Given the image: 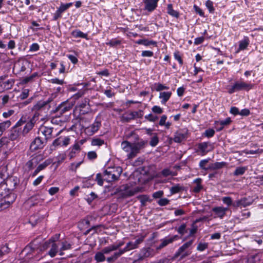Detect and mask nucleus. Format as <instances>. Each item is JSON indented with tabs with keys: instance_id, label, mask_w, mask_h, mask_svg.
Listing matches in <instances>:
<instances>
[{
	"instance_id": "10",
	"label": "nucleus",
	"mask_w": 263,
	"mask_h": 263,
	"mask_svg": "<svg viewBox=\"0 0 263 263\" xmlns=\"http://www.w3.org/2000/svg\"><path fill=\"white\" fill-rule=\"evenodd\" d=\"M22 122H23L20 120L11 130L9 138L11 140H15L19 138L21 130L18 127L22 125Z\"/></svg>"
},
{
	"instance_id": "39",
	"label": "nucleus",
	"mask_w": 263,
	"mask_h": 263,
	"mask_svg": "<svg viewBox=\"0 0 263 263\" xmlns=\"http://www.w3.org/2000/svg\"><path fill=\"white\" fill-rule=\"evenodd\" d=\"M94 258L98 262H99L104 261L105 259V257L103 253L101 251L97 252L95 254Z\"/></svg>"
},
{
	"instance_id": "13",
	"label": "nucleus",
	"mask_w": 263,
	"mask_h": 263,
	"mask_svg": "<svg viewBox=\"0 0 263 263\" xmlns=\"http://www.w3.org/2000/svg\"><path fill=\"white\" fill-rule=\"evenodd\" d=\"M251 204L252 202L248 201V199L246 197H243L234 202L233 206L235 208H246L250 205Z\"/></svg>"
},
{
	"instance_id": "34",
	"label": "nucleus",
	"mask_w": 263,
	"mask_h": 263,
	"mask_svg": "<svg viewBox=\"0 0 263 263\" xmlns=\"http://www.w3.org/2000/svg\"><path fill=\"white\" fill-rule=\"evenodd\" d=\"M10 251L8 247V245L6 243L4 245L0 246V258L2 257L4 255L9 253Z\"/></svg>"
},
{
	"instance_id": "1",
	"label": "nucleus",
	"mask_w": 263,
	"mask_h": 263,
	"mask_svg": "<svg viewBox=\"0 0 263 263\" xmlns=\"http://www.w3.org/2000/svg\"><path fill=\"white\" fill-rule=\"evenodd\" d=\"M52 101L51 98L47 100L38 101L32 107V110L36 111L33 117L26 124L22 132V134L25 136L33 127L35 123V118L39 116L40 113L44 111L46 114L51 107L50 103Z\"/></svg>"
},
{
	"instance_id": "12",
	"label": "nucleus",
	"mask_w": 263,
	"mask_h": 263,
	"mask_svg": "<svg viewBox=\"0 0 263 263\" xmlns=\"http://www.w3.org/2000/svg\"><path fill=\"white\" fill-rule=\"evenodd\" d=\"M86 141V140L81 139L79 141H76L74 144L70 147L71 151L70 153V157H73V155L77 152L81 151V146Z\"/></svg>"
},
{
	"instance_id": "27",
	"label": "nucleus",
	"mask_w": 263,
	"mask_h": 263,
	"mask_svg": "<svg viewBox=\"0 0 263 263\" xmlns=\"http://www.w3.org/2000/svg\"><path fill=\"white\" fill-rule=\"evenodd\" d=\"M14 84V80L12 79H9L5 82L0 83L1 86H2L4 89L6 90L11 89Z\"/></svg>"
},
{
	"instance_id": "8",
	"label": "nucleus",
	"mask_w": 263,
	"mask_h": 263,
	"mask_svg": "<svg viewBox=\"0 0 263 263\" xmlns=\"http://www.w3.org/2000/svg\"><path fill=\"white\" fill-rule=\"evenodd\" d=\"M143 116V111L139 110L137 111H132L128 114H125L122 116V120L125 122H129L130 120H134L136 118H141Z\"/></svg>"
},
{
	"instance_id": "61",
	"label": "nucleus",
	"mask_w": 263,
	"mask_h": 263,
	"mask_svg": "<svg viewBox=\"0 0 263 263\" xmlns=\"http://www.w3.org/2000/svg\"><path fill=\"white\" fill-rule=\"evenodd\" d=\"M170 200L167 198H161L158 201V204L160 206H165L169 203Z\"/></svg>"
},
{
	"instance_id": "40",
	"label": "nucleus",
	"mask_w": 263,
	"mask_h": 263,
	"mask_svg": "<svg viewBox=\"0 0 263 263\" xmlns=\"http://www.w3.org/2000/svg\"><path fill=\"white\" fill-rule=\"evenodd\" d=\"M161 174L163 177H167L168 176H174L176 174L171 171L169 168H164L161 172Z\"/></svg>"
},
{
	"instance_id": "18",
	"label": "nucleus",
	"mask_w": 263,
	"mask_h": 263,
	"mask_svg": "<svg viewBox=\"0 0 263 263\" xmlns=\"http://www.w3.org/2000/svg\"><path fill=\"white\" fill-rule=\"evenodd\" d=\"M228 210V208L223 206H217L212 209V211L216 215V216L222 219L226 215V212Z\"/></svg>"
},
{
	"instance_id": "2",
	"label": "nucleus",
	"mask_w": 263,
	"mask_h": 263,
	"mask_svg": "<svg viewBox=\"0 0 263 263\" xmlns=\"http://www.w3.org/2000/svg\"><path fill=\"white\" fill-rule=\"evenodd\" d=\"M122 173V168L121 167H108L104 172V179L108 182L117 180Z\"/></svg>"
},
{
	"instance_id": "41",
	"label": "nucleus",
	"mask_w": 263,
	"mask_h": 263,
	"mask_svg": "<svg viewBox=\"0 0 263 263\" xmlns=\"http://www.w3.org/2000/svg\"><path fill=\"white\" fill-rule=\"evenodd\" d=\"M137 198L140 200L142 206H144L146 203L149 201V197L145 195L138 196Z\"/></svg>"
},
{
	"instance_id": "55",
	"label": "nucleus",
	"mask_w": 263,
	"mask_h": 263,
	"mask_svg": "<svg viewBox=\"0 0 263 263\" xmlns=\"http://www.w3.org/2000/svg\"><path fill=\"white\" fill-rule=\"evenodd\" d=\"M174 58L175 60L178 61L180 66H182L183 64V60L182 59V57L180 54L179 51H176L174 53Z\"/></svg>"
},
{
	"instance_id": "17",
	"label": "nucleus",
	"mask_w": 263,
	"mask_h": 263,
	"mask_svg": "<svg viewBox=\"0 0 263 263\" xmlns=\"http://www.w3.org/2000/svg\"><path fill=\"white\" fill-rule=\"evenodd\" d=\"M179 238L178 235H174L170 237H166L165 238L162 240L161 243L157 247L158 249H161L170 243H172L175 240H178Z\"/></svg>"
},
{
	"instance_id": "5",
	"label": "nucleus",
	"mask_w": 263,
	"mask_h": 263,
	"mask_svg": "<svg viewBox=\"0 0 263 263\" xmlns=\"http://www.w3.org/2000/svg\"><path fill=\"white\" fill-rule=\"evenodd\" d=\"M15 199V195L11 193L0 200V211L9 208Z\"/></svg>"
},
{
	"instance_id": "32",
	"label": "nucleus",
	"mask_w": 263,
	"mask_h": 263,
	"mask_svg": "<svg viewBox=\"0 0 263 263\" xmlns=\"http://www.w3.org/2000/svg\"><path fill=\"white\" fill-rule=\"evenodd\" d=\"M140 150L134 144L131 147V151L128 153L127 157L129 159H132L136 156L139 153Z\"/></svg>"
},
{
	"instance_id": "16",
	"label": "nucleus",
	"mask_w": 263,
	"mask_h": 263,
	"mask_svg": "<svg viewBox=\"0 0 263 263\" xmlns=\"http://www.w3.org/2000/svg\"><path fill=\"white\" fill-rule=\"evenodd\" d=\"M72 107V105L66 102H63L59 105L55 109L54 112L62 115L64 113L69 111Z\"/></svg>"
},
{
	"instance_id": "44",
	"label": "nucleus",
	"mask_w": 263,
	"mask_h": 263,
	"mask_svg": "<svg viewBox=\"0 0 263 263\" xmlns=\"http://www.w3.org/2000/svg\"><path fill=\"white\" fill-rule=\"evenodd\" d=\"M231 122V120L230 118H227L224 120H221L219 121H215V124L216 125H218L219 124L220 125L223 126L224 127V126L228 125L230 124Z\"/></svg>"
},
{
	"instance_id": "20",
	"label": "nucleus",
	"mask_w": 263,
	"mask_h": 263,
	"mask_svg": "<svg viewBox=\"0 0 263 263\" xmlns=\"http://www.w3.org/2000/svg\"><path fill=\"white\" fill-rule=\"evenodd\" d=\"M172 96L171 91L160 92L159 98L161 99V103L162 104H165L167 101L170 99Z\"/></svg>"
},
{
	"instance_id": "45",
	"label": "nucleus",
	"mask_w": 263,
	"mask_h": 263,
	"mask_svg": "<svg viewBox=\"0 0 263 263\" xmlns=\"http://www.w3.org/2000/svg\"><path fill=\"white\" fill-rule=\"evenodd\" d=\"M104 143V141L99 138H94L91 141V145L93 146H101Z\"/></svg>"
},
{
	"instance_id": "53",
	"label": "nucleus",
	"mask_w": 263,
	"mask_h": 263,
	"mask_svg": "<svg viewBox=\"0 0 263 263\" xmlns=\"http://www.w3.org/2000/svg\"><path fill=\"white\" fill-rule=\"evenodd\" d=\"M82 163L83 161H80L77 163H72L70 166L69 170L72 172H76L77 168L79 167Z\"/></svg>"
},
{
	"instance_id": "21",
	"label": "nucleus",
	"mask_w": 263,
	"mask_h": 263,
	"mask_svg": "<svg viewBox=\"0 0 263 263\" xmlns=\"http://www.w3.org/2000/svg\"><path fill=\"white\" fill-rule=\"evenodd\" d=\"M43 202V199L40 195H35L31 197L28 200L31 205L34 206L38 204H41Z\"/></svg>"
},
{
	"instance_id": "25",
	"label": "nucleus",
	"mask_w": 263,
	"mask_h": 263,
	"mask_svg": "<svg viewBox=\"0 0 263 263\" xmlns=\"http://www.w3.org/2000/svg\"><path fill=\"white\" fill-rule=\"evenodd\" d=\"M202 179L201 178H196L194 180V182L196 184V185L194 187L193 191L195 193H198L203 189L202 185L201 184Z\"/></svg>"
},
{
	"instance_id": "64",
	"label": "nucleus",
	"mask_w": 263,
	"mask_h": 263,
	"mask_svg": "<svg viewBox=\"0 0 263 263\" xmlns=\"http://www.w3.org/2000/svg\"><path fill=\"white\" fill-rule=\"evenodd\" d=\"M98 196L94 193L91 192L87 198V201L89 203H90L95 199L97 198Z\"/></svg>"
},
{
	"instance_id": "30",
	"label": "nucleus",
	"mask_w": 263,
	"mask_h": 263,
	"mask_svg": "<svg viewBox=\"0 0 263 263\" xmlns=\"http://www.w3.org/2000/svg\"><path fill=\"white\" fill-rule=\"evenodd\" d=\"M60 235H56L55 238H52L49 239L48 241H46L43 245V249L44 250H47V249L51 247V244L53 242V241H55L59 238Z\"/></svg>"
},
{
	"instance_id": "35",
	"label": "nucleus",
	"mask_w": 263,
	"mask_h": 263,
	"mask_svg": "<svg viewBox=\"0 0 263 263\" xmlns=\"http://www.w3.org/2000/svg\"><path fill=\"white\" fill-rule=\"evenodd\" d=\"M152 89L157 91H161L163 90L168 89L169 87L162 84L157 83L154 84L153 88Z\"/></svg>"
},
{
	"instance_id": "22",
	"label": "nucleus",
	"mask_w": 263,
	"mask_h": 263,
	"mask_svg": "<svg viewBox=\"0 0 263 263\" xmlns=\"http://www.w3.org/2000/svg\"><path fill=\"white\" fill-rule=\"evenodd\" d=\"M71 244L66 241H63L61 243V248L59 249V254L63 255L64 254L63 251L70 250L71 249Z\"/></svg>"
},
{
	"instance_id": "36",
	"label": "nucleus",
	"mask_w": 263,
	"mask_h": 263,
	"mask_svg": "<svg viewBox=\"0 0 263 263\" xmlns=\"http://www.w3.org/2000/svg\"><path fill=\"white\" fill-rule=\"evenodd\" d=\"M227 165V164L225 162H216L215 163L212 164L210 167V168L212 170L220 169L226 166Z\"/></svg>"
},
{
	"instance_id": "47",
	"label": "nucleus",
	"mask_w": 263,
	"mask_h": 263,
	"mask_svg": "<svg viewBox=\"0 0 263 263\" xmlns=\"http://www.w3.org/2000/svg\"><path fill=\"white\" fill-rule=\"evenodd\" d=\"M208 243L199 242L197 247V250L199 251H203L208 248Z\"/></svg>"
},
{
	"instance_id": "62",
	"label": "nucleus",
	"mask_w": 263,
	"mask_h": 263,
	"mask_svg": "<svg viewBox=\"0 0 263 263\" xmlns=\"http://www.w3.org/2000/svg\"><path fill=\"white\" fill-rule=\"evenodd\" d=\"M152 110L153 112L158 114H161L163 112L162 108L157 105L154 106L152 108Z\"/></svg>"
},
{
	"instance_id": "15",
	"label": "nucleus",
	"mask_w": 263,
	"mask_h": 263,
	"mask_svg": "<svg viewBox=\"0 0 263 263\" xmlns=\"http://www.w3.org/2000/svg\"><path fill=\"white\" fill-rule=\"evenodd\" d=\"M53 128L46 126H43L40 128L39 130V134L44 136V140H46V141L52 137Z\"/></svg>"
},
{
	"instance_id": "59",
	"label": "nucleus",
	"mask_w": 263,
	"mask_h": 263,
	"mask_svg": "<svg viewBox=\"0 0 263 263\" xmlns=\"http://www.w3.org/2000/svg\"><path fill=\"white\" fill-rule=\"evenodd\" d=\"M29 89H25L23 90L22 93L19 96V98L21 100H24L28 97L29 95Z\"/></svg>"
},
{
	"instance_id": "4",
	"label": "nucleus",
	"mask_w": 263,
	"mask_h": 263,
	"mask_svg": "<svg viewBox=\"0 0 263 263\" xmlns=\"http://www.w3.org/2000/svg\"><path fill=\"white\" fill-rule=\"evenodd\" d=\"M193 243V240H191L184 243L181 246L175 253V257L180 256L181 258L189 255L191 253V251L189 249Z\"/></svg>"
},
{
	"instance_id": "52",
	"label": "nucleus",
	"mask_w": 263,
	"mask_h": 263,
	"mask_svg": "<svg viewBox=\"0 0 263 263\" xmlns=\"http://www.w3.org/2000/svg\"><path fill=\"white\" fill-rule=\"evenodd\" d=\"M51 163V161L50 159L46 160L45 161H44L43 163L40 164L38 166L37 168L40 171H42L47 166H48L49 164H50Z\"/></svg>"
},
{
	"instance_id": "46",
	"label": "nucleus",
	"mask_w": 263,
	"mask_h": 263,
	"mask_svg": "<svg viewBox=\"0 0 263 263\" xmlns=\"http://www.w3.org/2000/svg\"><path fill=\"white\" fill-rule=\"evenodd\" d=\"M37 76L36 73H33L31 76L25 77L21 80L22 84H27L28 82L31 81L34 78Z\"/></svg>"
},
{
	"instance_id": "48",
	"label": "nucleus",
	"mask_w": 263,
	"mask_h": 263,
	"mask_svg": "<svg viewBox=\"0 0 263 263\" xmlns=\"http://www.w3.org/2000/svg\"><path fill=\"white\" fill-rule=\"evenodd\" d=\"M137 248L136 247V246L134 245V242H132V241H130V242H128L125 247L124 248H123V250L125 252H127L129 250H133V249H136Z\"/></svg>"
},
{
	"instance_id": "26",
	"label": "nucleus",
	"mask_w": 263,
	"mask_h": 263,
	"mask_svg": "<svg viewBox=\"0 0 263 263\" xmlns=\"http://www.w3.org/2000/svg\"><path fill=\"white\" fill-rule=\"evenodd\" d=\"M50 250L48 252V254L51 257H54L57 253L59 252V247L57 243H55V241L51 244Z\"/></svg>"
},
{
	"instance_id": "58",
	"label": "nucleus",
	"mask_w": 263,
	"mask_h": 263,
	"mask_svg": "<svg viewBox=\"0 0 263 263\" xmlns=\"http://www.w3.org/2000/svg\"><path fill=\"white\" fill-rule=\"evenodd\" d=\"M113 251H115V248L114 247V246H112V245H111L110 246H109L108 247L104 248L102 250V252L104 254H108L110 252Z\"/></svg>"
},
{
	"instance_id": "50",
	"label": "nucleus",
	"mask_w": 263,
	"mask_h": 263,
	"mask_svg": "<svg viewBox=\"0 0 263 263\" xmlns=\"http://www.w3.org/2000/svg\"><path fill=\"white\" fill-rule=\"evenodd\" d=\"M121 44V41L118 40L113 39L110 40L108 42H107L106 44L110 47H115Z\"/></svg>"
},
{
	"instance_id": "7",
	"label": "nucleus",
	"mask_w": 263,
	"mask_h": 263,
	"mask_svg": "<svg viewBox=\"0 0 263 263\" xmlns=\"http://www.w3.org/2000/svg\"><path fill=\"white\" fill-rule=\"evenodd\" d=\"M198 148L201 155L203 156L214 148L213 144L210 142H204L198 144Z\"/></svg>"
},
{
	"instance_id": "23",
	"label": "nucleus",
	"mask_w": 263,
	"mask_h": 263,
	"mask_svg": "<svg viewBox=\"0 0 263 263\" xmlns=\"http://www.w3.org/2000/svg\"><path fill=\"white\" fill-rule=\"evenodd\" d=\"M136 43L139 45H143L145 46L150 45H157V42L153 40H148L147 39H140L136 41Z\"/></svg>"
},
{
	"instance_id": "63",
	"label": "nucleus",
	"mask_w": 263,
	"mask_h": 263,
	"mask_svg": "<svg viewBox=\"0 0 263 263\" xmlns=\"http://www.w3.org/2000/svg\"><path fill=\"white\" fill-rule=\"evenodd\" d=\"M204 136L206 137L210 138L212 137L215 134V131L213 129H206L204 132Z\"/></svg>"
},
{
	"instance_id": "33",
	"label": "nucleus",
	"mask_w": 263,
	"mask_h": 263,
	"mask_svg": "<svg viewBox=\"0 0 263 263\" xmlns=\"http://www.w3.org/2000/svg\"><path fill=\"white\" fill-rule=\"evenodd\" d=\"M167 12L170 15L176 18H178L179 16V13L173 9V6L172 4H168L167 5Z\"/></svg>"
},
{
	"instance_id": "11",
	"label": "nucleus",
	"mask_w": 263,
	"mask_h": 263,
	"mask_svg": "<svg viewBox=\"0 0 263 263\" xmlns=\"http://www.w3.org/2000/svg\"><path fill=\"white\" fill-rule=\"evenodd\" d=\"M123 192L122 193V196L124 197H128L132 196L135 194L140 192L141 191V189L139 187H137L134 189H131L126 184L123 186Z\"/></svg>"
},
{
	"instance_id": "3",
	"label": "nucleus",
	"mask_w": 263,
	"mask_h": 263,
	"mask_svg": "<svg viewBox=\"0 0 263 263\" xmlns=\"http://www.w3.org/2000/svg\"><path fill=\"white\" fill-rule=\"evenodd\" d=\"M253 87V85L243 81H236L232 86H228L227 89L229 94H232L236 91L241 90L248 91Z\"/></svg>"
},
{
	"instance_id": "14",
	"label": "nucleus",
	"mask_w": 263,
	"mask_h": 263,
	"mask_svg": "<svg viewBox=\"0 0 263 263\" xmlns=\"http://www.w3.org/2000/svg\"><path fill=\"white\" fill-rule=\"evenodd\" d=\"M159 0H144V10L148 12H152L157 7V4Z\"/></svg>"
},
{
	"instance_id": "42",
	"label": "nucleus",
	"mask_w": 263,
	"mask_h": 263,
	"mask_svg": "<svg viewBox=\"0 0 263 263\" xmlns=\"http://www.w3.org/2000/svg\"><path fill=\"white\" fill-rule=\"evenodd\" d=\"M246 170L247 168L245 167H238L236 168L233 174L234 176L242 175L245 173Z\"/></svg>"
},
{
	"instance_id": "56",
	"label": "nucleus",
	"mask_w": 263,
	"mask_h": 263,
	"mask_svg": "<svg viewBox=\"0 0 263 263\" xmlns=\"http://www.w3.org/2000/svg\"><path fill=\"white\" fill-rule=\"evenodd\" d=\"M145 118L151 122H155L158 119V116L154 115L152 114L146 115L145 116Z\"/></svg>"
},
{
	"instance_id": "51",
	"label": "nucleus",
	"mask_w": 263,
	"mask_h": 263,
	"mask_svg": "<svg viewBox=\"0 0 263 263\" xmlns=\"http://www.w3.org/2000/svg\"><path fill=\"white\" fill-rule=\"evenodd\" d=\"M205 6L209 9V11L210 13H214L215 9L213 7V3L212 1L210 0L206 1L205 2Z\"/></svg>"
},
{
	"instance_id": "43",
	"label": "nucleus",
	"mask_w": 263,
	"mask_h": 263,
	"mask_svg": "<svg viewBox=\"0 0 263 263\" xmlns=\"http://www.w3.org/2000/svg\"><path fill=\"white\" fill-rule=\"evenodd\" d=\"M72 3L62 4L58 9L62 13L72 5Z\"/></svg>"
},
{
	"instance_id": "60",
	"label": "nucleus",
	"mask_w": 263,
	"mask_h": 263,
	"mask_svg": "<svg viewBox=\"0 0 263 263\" xmlns=\"http://www.w3.org/2000/svg\"><path fill=\"white\" fill-rule=\"evenodd\" d=\"M158 142H159V140H158V137L157 136H155L152 138V139L150 141V142H149V144L152 146L154 147L157 145V144L158 143Z\"/></svg>"
},
{
	"instance_id": "6",
	"label": "nucleus",
	"mask_w": 263,
	"mask_h": 263,
	"mask_svg": "<svg viewBox=\"0 0 263 263\" xmlns=\"http://www.w3.org/2000/svg\"><path fill=\"white\" fill-rule=\"evenodd\" d=\"M46 143V140L42 139L41 137H36L31 143L30 149L32 151H35L43 148Z\"/></svg>"
},
{
	"instance_id": "38",
	"label": "nucleus",
	"mask_w": 263,
	"mask_h": 263,
	"mask_svg": "<svg viewBox=\"0 0 263 263\" xmlns=\"http://www.w3.org/2000/svg\"><path fill=\"white\" fill-rule=\"evenodd\" d=\"M133 145L127 141H124L121 143V147L125 152L129 153Z\"/></svg>"
},
{
	"instance_id": "19",
	"label": "nucleus",
	"mask_w": 263,
	"mask_h": 263,
	"mask_svg": "<svg viewBox=\"0 0 263 263\" xmlns=\"http://www.w3.org/2000/svg\"><path fill=\"white\" fill-rule=\"evenodd\" d=\"M186 134L181 131L175 133L174 137V141L177 143H180L186 138Z\"/></svg>"
},
{
	"instance_id": "29",
	"label": "nucleus",
	"mask_w": 263,
	"mask_h": 263,
	"mask_svg": "<svg viewBox=\"0 0 263 263\" xmlns=\"http://www.w3.org/2000/svg\"><path fill=\"white\" fill-rule=\"evenodd\" d=\"M71 35L74 37H80L83 39H87V34L84 33L79 30H75L71 32Z\"/></svg>"
},
{
	"instance_id": "57",
	"label": "nucleus",
	"mask_w": 263,
	"mask_h": 263,
	"mask_svg": "<svg viewBox=\"0 0 263 263\" xmlns=\"http://www.w3.org/2000/svg\"><path fill=\"white\" fill-rule=\"evenodd\" d=\"M186 224L183 223L181 224L178 229L177 232L181 235H183L186 233Z\"/></svg>"
},
{
	"instance_id": "31",
	"label": "nucleus",
	"mask_w": 263,
	"mask_h": 263,
	"mask_svg": "<svg viewBox=\"0 0 263 263\" xmlns=\"http://www.w3.org/2000/svg\"><path fill=\"white\" fill-rule=\"evenodd\" d=\"M10 125L11 122L8 120L0 123V137L3 135L4 132L8 128Z\"/></svg>"
},
{
	"instance_id": "49",
	"label": "nucleus",
	"mask_w": 263,
	"mask_h": 263,
	"mask_svg": "<svg viewBox=\"0 0 263 263\" xmlns=\"http://www.w3.org/2000/svg\"><path fill=\"white\" fill-rule=\"evenodd\" d=\"M62 144V142H61V137H59L56 139H55L53 142H52V145H51V149L52 150L53 149H55V148L58 146H59L60 145Z\"/></svg>"
},
{
	"instance_id": "54",
	"label": "nucleus",
	"mask_w": 263,
	"mask_h": 263,
	"mask_svg": "<svg viewBox=\"0 0 263 263\" xmlns=\"http://www.w3.org/2000/svg\"><path fill=\"white\" fill-rule=\"evenodd\" d=\"M222 201L223 203L227 204L228 206H233V202L230 197H224L222 198Z\"/></svg>"
},
{
	"instance_id": "28",
	"label": "nucleus",
	"mask_w": 263,
	"mask_h": 263,
	"mask_svg": "<svg viewBox=\"0 0 263 263\" xmlns=\"http://www.w3.org/2000/svg\"><path fill=\"white\" fill-rule=\"evenodd\" d=\"M185 188L183 186L181 185L180 184H177L170 189L171 194H175L180 192L183 191Z\"/></svg>"
},
{
	"instance_id": "37",
	"label": "nucleus",
	"mask_w": 263,
	"mask_h": 263,
	"mask_svg": "<svg viewBox=\"0 0 263 263\" xmlns=\"http://www.w3.org/2000/svg\"><path fill=\"white\" fill-rule=\"evenodd\" d=\"M144 259L152 256L151 249L149 248H143L139 252Z\"/></svg>"
},
{
	"instance_id": "9",
	"label": "nucleus",
	"mask_w": 263,
	"mask_h": 263,
	"mask_svg": "<svg viewBox=\"0 0 263 263\" xmlns=\"http://www.w3.org/2000/svg\"><path fill=\"white\" fill-rule=\"evenodd\" d=\"M101 126V121L97 120L96 119L95 121L92 124L86 128L85 132L88 135L91 136L99 129Z\"/></svg>"
},
{
	"instance_id": "24",
	"label": "nucleus",
	"mask_w": 263,
	"mask_h": 263,
	"mask_svg": "<svg viewBox=\"0 0 263 263\" xmlns=\"http://www.w3.org/2000/svg\"><path fill=\"white\" fill-rule=\"evenodd\" d=\"M249 39L248 37L245 36L242 40L239 42V50H243L246 49L249 44Z\"/></svg>"
}]
</instances>
